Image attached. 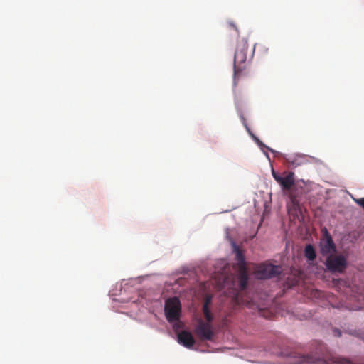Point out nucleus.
I'll return each mask as SVG.
<instances>
[{
  "label": "nucleus",
  "mask_w": 364,
  "mask_h": 364,
  "mask_svg": "<svg viewBox=\"0 0 364 364\" xmlns=\"http://www.w3.org/2000/svg\"><path fill=\"white\" fill-rule=\"evenodd\" d=\"M325 265L331 272L342 273L347 267V262L343 256L333 254L326 257Z\"/></svg>",
  "instance_id": "4"
},
{
  "label": "nucleus",
  "mask_w": 364,
  "mask_h": 364,
  "mask_svg": "<svg viewBox=\"0 0 364 364\" xmlns=\"http://www.w3.org/2000/svg\"><path fill=\"white\" fill-rule=\"evenodd\" d=\"M338 336H341V332L339 331H338Z\"/></svg>",
  "instance_id": "22"
},
{
  "label": "nucleus",
  "mask_w": 364,
  "mask_h": 364,
  "mask_svg": "<svg viewBox=\"0 0 364 364\" xmlns=\"http://www.w3.org/2000/svg\"><path fill=\"white\" fill-rule=\"evenodd\" d=\"M304 255L309 261H313L316 257V251L311 245H307L304 249Z\"/></svg>",
  "instance_id": "14"
},
{
  "label": "nucleus",
  "mask_w": 364,
  "mask_h": 364,
  "mask_svg": "<svg viewBox=\"0 0 364 364\" xmlns=\"http://www.w3.org/2000/svg\"><path fill=\"white\" fill-rule=\"evenodd\" d=\"M195 333L201 341H212L214 336L210 323L200 319L195 328Z\"/></svg>",
  "instance_id": "7"
},
{
  "label": "nucleus",
  "mask_w": 364,
  "mask_h": 364,
  "mask_svg": "<svg viewBox=\"0 0 364 364\" xmlns=\"http://www.w3.org/2000/svg\"><path fill=\"white\" fill-rule=\"evenodd\" d=\"M204 316H205L206 321H208L207 323H210L213 321V315H212L211 312H210L208 314H205L204 315Z\"/></svg>",
  "instance_id": "18"
},
{
  "label": "nucleus",
  "mask_w": 364,
  "mask_h": 364,
  "mask_svg": "<svg viewBox=\"0 0 364 364\" xmlns=\"http://www.w3.org/2000/svg\"><path fill=\"white\" fill-rule=\"evenodd\" d=\"M210 312V307L203 306V313L205 315V314H208Z\"/></svg>",
  "instance_id": "20"
},
{
  "label": "nucleus",
  "mask_w": 364,
  "mask_h": 364,
  "mask_svg": "<svg viewBox=\"0 0 364 364\" xmlns=\"http://www.w3.org/2000/svg\"><path fill=\"white\" fill-rule=\"evenodd\" d=\"M321 233L322 237L319 242L320 252L322 255L328 257L336 252V247L326 227L321 229Z\"/></svg>",
  "instance_id": "3"
},
{
  "label": "nucleus",
  "mask_w": 364,
  "mask_h": 364,
  "mask_svg": "<svg viewBox=\"0 0 364 364\" xmlns=\"http://www.w3.org/2000/svg\"><path fill=\"white\" fill-rule=\"evenodd\" d=\"M240 119H241V120H242V124H243L244 127H245V129H247V131L248 132H250V129H249V127H248V126H247V122H246V119H245V118L242 115H241V116H240Z\"/></svg>",
  "instance_id": "19"
},
{
  "label": "nucleus",
  "mask_w": 364,
  "mask_h": 364,
  "mask_svg": "<svg viewBox=\"0 0 364 364\" xmlns=\"http://www.w3.org/2000/svg\"><path fill=\"white\" fill-rule=\"evenodd\" d=\"M212 298L210 296H208L205 297L203 306H208L210 307V305L211 304Z\"/></svg>",
  "instance_id": "16"
},
{
  "label": "nucleus",
  "mask_w": 364,
  "mask_h": 364,
  "mask_svg": "<svg viewBox=\"0 0 364 364\" xmlns=\"http://www.w3.org/2000/svg\"><path fill=\"white\" fill-rule=\"evenodd\" d=\"M181 305L177 297L167 299L165 303L164 312L168 322L173 323L180 318Z\"/></svg>",
  "instance_id": "2"
},
{
  "label": "nucleus",
  "mask_w": 364,
  "mask_h": 364,
  "mask_svg": "<svg viewBox=\"0 0 364 364\" xmlns=\"http://www.w3.org/2000/svg\"><path fill=\"white\" fill-rule=\"evenodd\" d=\"M248 50L247 41L245 38L238 41L234 58V84L236 85L245 69Z\"/></svg>",
  "instance_id": "1"
},
{
  "label": "nucleus",
  "mask_w": 364,
  "mask_h": 364,
  "mask_svg": "<svg viewBox=\"0 0 364 364\" xmlns=\"http://www.w3.org/2000/svg\"><path fill=\"white\" fill-rule=\"evenodd\" d=\"M253 138L255 139V140L256 141V142L257 143V144L260 146V148L262 149L263 148H265L269 151H271L272 152H274V150L270 149L269 147H268L267 146H266L265 144H264L261 141H259L257 138H256L255 136H253Z\"/></svg>",
  "instance_id": "15"
},
{
  "label": "nucleus",
  "mask_w": 364,
  "mask_h": 364,
  "mask_svg": "<svg viewBox=\"0 0 364 364\" xmlns=\"http://www.w3.org/2000/svg\"><path fill=\"white\" fill-rule=\"evenodd\" d=\"M289 202L287 203V209L289 213H297L301 211L300 203L296 196L292 193H289Z\"/></svg>",
  "instance_id": "10"
},
{
  "label": "nucleus",
  "mask_w": 364,
  "mask_h": 364,
  "mask_svg": "<svg viewBox=\"0 0 364 364\" xmlns=\"http://www.w3.org/2000/svg\"><path fill=\"white\" fill-rule=\"evenodd\" d=\"M233 250L235 253V259L237 260V264L239 269H246V262L244 254L242 250L237 246L235 244L233 245Z\"/></svg>",
  "instance_id": "11"
},
{
  "label": "nucleus",
  "mask_w": 364,
  "mask_h": 364,
  "mask_svg": "<svg viewBox=\"0 0 364 364\" xmlns=\"http://www.w3.org/2000/svg\"><path fill=\"white\" fill-rule=\"evenodd\" d=\"M238 279L240 288L241 290H244L247 287L248 282V273L247 268L239 269Z\"/></svg>",
  "instance_id": "13"
},
{
  "label": "nucleus",
  "mask_w": 364,
  "mask_h": 364,
  "mask_svg": "<svg viewBox=\"0 0 364 364\" xmlns=\"http://www.w3.org/2000/svg\"><path fill=\"white\" fill-rule=\"evenodd\" d=\"M281 272L280 266L264 263L257 267L256 275L258 279H265L276 277L281 274Z\"/></svg>",
  "instance_id": "5"
},
{
  "label": "nucleus",
  "mask_w": 364,
  "mask_h": 364,
  "mask_svg": "<svg viewBox=\"0 0 364 364\" xmlns=\"http://www.w3.org/2000/svg\"><path fill=\"white\" fill-rule=\"evenodd\" d=\"M354 201L358 204L360 206H361L363 208H364V198H358V199H355V198H353Z\"/></svg>",
  "instance_id": "17"
},
{
  "label": "nucleus",
  "mask_w": 364,
  "mask_h": 364,
  "mask_svg": "<svg viewBox=\"0 0 364 364\" xmlns=\"http://www.w3.org/2000/svg\"><path fill=\"white\" fill-rule=\"evenodd\" d=\"M229 25H230V27H232V28H234L236 31L237 34L239 33L237 28V26H236V25L235 23L230 22V23H229Z\"/></svg>",
  "instance_id": "21"
},
{
  "label": "nucleus",
  "mask_w": 364,
  "mask_h": 364,
  "mask_svg": "<svg viewBox=\"0 0 364 364\" xmlns=\"http://www.w3.org/2000/svg\"><path fill=\"white\" fill-rule=\"evenodd\" d=\"M178 341L187 348H192L196 343L191 332L182 331L178 333Z\"/></svg>",
  "instance_id": "8"
},
{
  "label": "nucleus",
  "mask_w": 364,
  "mask_h": 364,
  "mask_svg": "<svg viewBox=\"0 0 364 364\" xmlns=\"http://www.w3.org/2000/svg\"><path fill=\"white\" fill-rule=\"evenodd\" d=\"M272 174L284 191H289L295 183L294 172H284V176H280L272 169Z\"/></svg>",
  "instance_id": "6"
},
{
  "label": "nucleus",
  "mask_w": 364,
  "mask_h": 364,
  "mask_svg": "<svg viewBox=\"0 0 364 364\" xmlns=\"http://www.w3.org/2000/svg\"><path fill=\"white\" fill-rule=\"evenodd\" d=\"M284 159L291 167H297L303 164L304 156L301 154H285Z\"/></svg>",
  "instance_id": "9"
},
{
  "label": "nucleus",
  "mask_w": 364,
  "mask_h": 364,
  "mask_svg": "<svg viewBox=\"0 0 364 364\" xmlns=\"http://www.w3.org/2000/svg\"><path fill=\"white\" fill-rule=\"evenodd\" d=\"M291 356L297 359L294 364H316V358L309 355L294 353Z\"/></svg>",
  "instance_id": "12"
}]
</instances>
